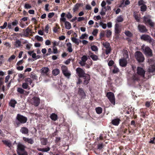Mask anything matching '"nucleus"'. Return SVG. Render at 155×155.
I'll return each instance as SVG.
<instances>
[{
    "label": "nucleus",
    "mask_w": 155,
    "mask_h": 155,
    "mask_svg": "<svg viewBox=\"0 0 155 155\" xmlns=\"http://www.w3.org/2000/svg\"><path fill=\"white\" fill-rule=\"evenodd\" d=\"M66 46L67 47V50L69 52H71L73 50L72 48V44L70 42H68L66 44Z\"/></svg>",
    "instance_id": "nucleus-23"
},
{
    "label": "nucleus",
    "mask_w": 155,
    "mask_h": 155,
    "mask_svg": "<svg viewBox=\"0 0 155 155\" xmlns=\"http://www.w3.org/2000/svg\"><path fill=\"white\" fill-rule=\"evenodd\" d=\"M150 143L152 144L155 143V137H154L150 139Z\"/></svg>",
    "instance_id": "nucleus-60"
},
{
    "label": "nucleus",
    "mask_w": 155,
    "mask_h": 155,
    "mask_svg": "<svg viewBox=\"0 0 155 155\" xmlns=\"http://www.w3.org/2000/svg\"><path fill=\"white\" fill-rule=\"evenodd\" d=\"M4 45L5 46L7 47H8L9 48H10L11 47V45L10 44V43L8 42H5L4 44Z\"/></svg>",
    "instance_id": "nucleus-57"
},
{
    "label": "nucleus",
    "mask_w": 155,
    "mask_h": 155,
    "mask_svg": "<svg viewBox=\"0 0 155 155\" xmlns=\"http://www.w3.org/2000/svg\"><path fill=\"white\" fill-rule=\"evenodd\" d=\"M23 139L25 142H27L31 144H32L34 142L33 140L31 138L24 137L23 138Z\"/></svg>",
    "instance_id": "nucleus-19"
},
{
    "label": "nucleus",
    "mask_w": 155,
    "mask_h": 155,
    "mask_svg": "<svg viewBox=\"0 0 155 155\" xmlns=\"http://www.w3.org/2000/svg\"><path fill=\"white\" fill-rule=\"evenodd\" d=\"M25 81L26 82H29L30 84H31L32 82V80L31 78H26L25 79Z\"/></svg>",
    "instance_id": "nucleus-49"
},
{
    "label": "nucleus",
    "mask_w": 155,
    "mask_h": 155,
    "mask_svg": "<svg viewBox=\"0 0 155 155\" xmlns=\"http://www.w3.org/2000/svg\"><path fill=\"white\" fill-rule=\"evenodd\" d=\"M54 12L50 13L48 15V17L49 18H51L54 16Z\"/></svg>",
    "instance_id": "nucleus-59"
},
{
    "label": "nucleus",
    "mask_w": 155,
    "mask_h": 155,
    "mask_svg": "<svg viewBox=\"0 0 155 155\" xmlns=\"http://www.w3.org/2000/svg\"><path fill=\"white\" fill-rule=\"evenodd\" d=\"M63 73L66 77H69L71 75V73L69 72L68 70Z\"/></svg>",
    "instance_id": "nucleus-44"
},
{
    "label": "nucleus",
    "mask_w": 155,
    "mask_h": 155,
    "mask_svg": "<svg viewBox=\"0 0 155 155\" xmlns=\"http://www.w3.org/2000/svg\"><path fill=\"white\" fill-rule=\"evenodd\" d=\"M16 118L18 121L22 124L25 123L27 120V118L19 114H17Z\"/></svg>",
    "instance_id": "nucleus-7"
},
{
    "label": "nucleus",
    "mask_w": 155,
    "mask_h": 155,
    "mask_svg": "<svg viewBox=\"0 0 155 155\" xmlns=\"http://www.w3.org/2000/svg\"><path fill=\"white\" fill-rule=\"evenodd\" d=\"M57 115L54 113H52L50 116V118L51 119L54 121H55L57 120Z\"/></svg>",
    "instance_id": "nucleus-28"
},
{
    "label": "nucleus",
    "mask_w": 155,
    "mask_h": 155,
    "mask_svg": "<svg viewBox=\"0 0 155 155\" xmlns=\"http://www.w3.org/2000/svg\"><path fill=\"white\" fill-rule=\"evenodd\" d=\"M115 33L119 34L121 31V29L120 26L118 24H116L115 25Z\"/></svg>",
    "instance_id": "nucleus-17"
},
{
    "label": "nucleus",
    "mask_w": 155,
    "mask_h": 155,
    "mask_svg": "<svg viewBox=\"0 0 155 155\" xmlns=\"http://www.w3.org/2000/svg\"><path fill=\"white\" fill-rule=\"evenodd\" d=\"M18 22L17 20H15L12 23V25L13 26H15L16 25L18 24Z\"/></svg>",
    "instance_id": "nucleus-63"
},
{
    "label": "nucleus",
    "mask_w": 155,
    "mask_h": 155,
    "mask_svg": "<svg viewBox=\"0 0 155 155\" xmlns=\"http://www.w3.org/2000/svg\"><path fill=\"white\" fill-rule=\"evenodd\" d=\"M147 19V21L149 25L151 27H153L154 26V23L149 18L147 17L144 16L143 17V22L145 24L147 23L146 19Z\"/></svg>",
    "instance_id": "nucleus-12"
},
{
    "label": "nucleus",
    "mask_w": 155,
    "mask_h": 155,
    "mask_svg": "<svg viewBox=\"0 0 155 155\" xmlns=\"http://www.w3.org/2000/svg\"><path fill=\"white\" fill-rule=\"evenodd\" d=\"M83 77H84V83L85 84H87L89 83L90 80V76L89 75L85 74Z\"/></svg>",
    "instance_id": "nucleus-18"
},
{
    "label": "nucleus",
    "mask_w": 155,
    "mask_h": 155,
    "mask_svg": "<svg viewBox=\"0 0 155 155\" xmlns=\"http://www.w3.org/2000/svg\"><path fill=\"white\" fill-rule=\"evenodd\" d=\"M126 58H123L119 60V64L120 66L125 67L126 66L127 62V59L128 58V54L127 53L125 54Z\"/></svg>",
    "instance_id": "nucleus-3"
},
{
    "label": "nucleus",
    "mask_w": 155,
    "mask_h": 155,
    "mask_svg": "<svg viewBox=\"0 0 155 155\" xmlns=\"http://www.w3.org/2000/svg\"><path fill=\"white\" fill-rule=\"evenodd\" d=\"M71 40L73 42L77 45H78L79 44V42L78 39L74 37H72L71 38Z\"/></svg>",
    "instance_id": "nucleus-27"
},
{
    "label": "nucleus",
    "mask_w": 155,
    "mask_h": 155,
    "mask_svg": "<svg viewBox=\"0 0 155 155\" xmlns=\"http://www.w3.org/2000/svg\"><path fill=\"white\" fill-rule=\"evenodd\" d=\"M64 25L65 28L69 30L71 28V24L68 21H66L64 23Z\"/></svg>",
    "instance_id": "nucleus-26"
},
{
    "label": "nucleus",
    "mask_w": 155,
    "mask_h": 155,
    "mask_svg": "<svg viewBox=\"0 0 155 155\" xmlns=\"http://www.w3.org/2000/svg\"><path fill=\"white\" fill-rule=\"evenodd\" d=\"M145 73V71L143 68L140 67H137V74L138 75L143 77L144 76Z\"/></svg>",
    "instance_id": "nucleus-5"
},
{
    "label": "nucleus",
    "mask_w": 155,
    "mask_h": 155,
    "mask_svg": "<svg viewBox=\"0 0 155 155\" xmlns=\"http://www.w3.org/2000/svg\"><path fill=\"white\" fill-rule=\"evenodd\" d=\"M138 28L139 30L141 32L143 33L147 31L146 27L143 25H139L138 26Z\"/></svg>",
    "instance_id": "nucleus-13"
},
{
    "label": "nucleus",
    "mask_w": 155,
    "mask_h": 155,
    "mask_svg": "<svg viewBox=\"0 0 155 155\" xmlns=\"http://www.w3.org/2000/svg\"><path fill=\"white\" fill-rule=\"evenodd\" d=\"M7 23L6 22H5L4 23V24L3 26H1L0 27V28L2 29H3L5 28L7 26Z\"/></svg>",
    "instance_id": "nucleus-58"
},
{
    "label": "nucleus",
    "mask_w": 155,
    "mask_h": 155,
    "mask_svg": "<svg viewBox=\"0 0 155 155\" xmlns=\"http://www.w3.org/2000/svg\"><path fill=\"white\" fill-rule=\"evenodd\" d=\"M61 69L63 73L68 70V68L65 65L62 66Z\"/></svg>",
    "instance_id": "nucleus-41"
},
{
    "label": "nucleus",
    "mask_w": 155,
    "mask_h": 155,
    "mask_svg": "<svg viewBox=\"0 0 155 155\" xmlns=\"http://www.w3.org/2000/svg\"><path fill=\"white\" fill-rule=\"evenodd\" d=\"M22 87L24 89H27L28 88L29 86L27 83L24 82L22 84Z\"/></svg>",
    "instance_id": "nucleus-40"
},
{
    "label": "nucleus",
    "mask_w": 155,
    "mask_h": 155,
    "mask_svg": "<svg viewBox=\"0 0 155 155\" xmlns=\"http://www.w3.org/2000/svg\"><path fill=\"white\" fill-rule=\"evenodd\" d=\"M114 64V62L112 60L110 61L108 64L109 66H111L113 65Z\"/></svg>",
    "instance_id": "nucleus-56"
},
{
    "label": "nucleus",
    "mask_w": 155,
    "mask_h": 155,
    "mask_svg": "<svg viewBox=\"0 0 155 155\" xmlns=\"http://www.w3.org/2000/svg\"><path fill=\"white\" fill-rule=\"evenodd\" d=\"M35 38L37 39V41H42L43 40V38L38 35L36 36Z\"/></svg>",
    "instance_id": "nucleus-37"
},
{
    "label": "nucleus",
    "mask_w": 155,
    "mask_h": 155,
    "mask_svg": "<svg viewBox=\"0 0 155 155\" xmlns=\"http://www.w3.org/2000/svg\"><path fill=\"white\" fill-rule=\"evenodd\" d=\"M124 33L128 37H131L133 35L132 33L129 31H125Z\"/></svg>",
    "instance_id": "nucleus-38"
},
{
    "label": "nucleus",
    "mask_w": 155,
    "mask_h": 155,
    "mask_svg": "<svg viewBox=\"0 0 155 155\" xmlns=\"http://www.w3.org/2000/svg\"><path fill=\"white\" fill-rule=\"evenodd\" d=\"M16 56L15 55H12L8 59V61H11L12 60L15 59V58Z\"/></svg>",
    "instance_id": "nucleus-54"
},
{
    "label": "nucleus",
    "mask_w": 155,
    "mask_h": 155,
    "mask_svg": "<svg viewBox=\"0 0 155 155\" xmlns=\"http://www.w3.org/2000/svg\"><path fill=\"white\" fill-rule=\"evenodd\" d=\"M50 150V148L49 147H47L46 148H43L42 152H48Z\"/></svg>",
    "instance_id": "nucleus-61"
},
{
    "label": "nucleus",
    "mask_w": 155,
    "mask_h": 155,
    "mask_svg": "<svg viewBox=\"0 0 155 155\" xmlns=\"http://www.w3.org/2000/svg\"><path fill=\"white\" fill-rule=\"evenodd\" d=\"M135 57L139 62H143L144 60V58L141 52L137 51L135 53Z\"/></svg>",
    "instance_id": "nucleus-1"
},
{
    "label": "nucleus",
    "mask_w": 155,
    "mask_h": 155,
    "mask_svg": "<svg viewBox=\"0 0 155 155\" xmlns=\"http://www.w3.org/2000/svg\"><path fill=\"white\" fill-rule=\"evenodd\" d=\"M102 45L106 49L105 50L106 54H108L110 53L111 51L110 44L107 42H105L102 43Z\"/></svg>",
    "instance_id": "nucleus-4"
},
{
    "label": "nucleus",
    "mask_w": 155,
    "mask_h": 155,
    "mask_svg": "<svg viewBox=\"0 0 155 155\" xmlns=\"http://www.w3.org/2000/svg\"><path fill=\"white\" fill-rule=\"evenodd\" d=\"M134 17L135 19L137 21H139L140 19V18L139 16L136 13H135L134 14Z\"/></svg>",
    "instance_id": "nucleus-47"
},
{
    "label": "nucleus",
    "mask_w": 155,
    "mask_h": 155,
    "mask_svg": "<svg viewBox=\"0 0 155 155\" xmlns=\"http://www.w3.org/2000/svg\"><path fill=\"white\" fill-rule=\"evenodd\" d=\"M91 50L94 51H97L98 49L97 46L93 45L91 46Z\"/></svg>",
    "instance_id": "nucleus-36"
},
{
    "label": "nucleus",
    "mask_w": 155,
    "mask_h": 155,
    "mask_svg": "<svg viewBox=\"0 0 155 155\" xmlns=\"http://www.w3.org/2000/svg\"><path fill=\"white\" fill-rule=\"evenodd\" d=\"M114 68L113 69L112 71L114 73H116L119 72V69L117 68L116 66H114Z\"/></svg>",
    "instance_id": "nucleus-43"
},
{
    "label": "nucleus",
    "mask_w": 155,
    "mask_h": 155,
    "mask_svg": "<svg viewBox=\"0 0 155 155\" xmlns=\"http://www.w3.org/2000/svg\"><path fill=\"white\" fill-rule=\"evenodd\" d=\"M98 32V30L97 29H95L93 31L92 34L93 35L96 36Z\"/></svg>",
    "instance_id": "nucleus-53"
},
{
    "label": "nucleus",
    "mask_w": 155,
    "mask_h": 155,
    "mask_svg": "<svg viewBox=\"0 0 155 155\" xmlns=\"http://www.w3.org/2000/svg\"><path fill=\"white\" fill-rule=\"evenodd\" d=\"M30 77L33 80H36L37 78V76L36 75L33 73H32L30 75Z\"/></svg>",
    "instance_id": "nucleus-48"
},
{
    "label": "nucleus",
    "mask_w": 155,
    "mask_h": 155,
    "mask_svg": "<svg viewBox=\"0 0 155 155\" xmlns=\"http://www.w3.org/2000/svg\"><path fill=\"white\" fill-rule=\"evenodd\" d=\"M17 102L14 100H12L9 103V105L13 107H15Z\"/></svg>",
    "instance_id": "nucleus-24"
},
{
    "label": "nucleus",
    "mask_w": 155,
    "mask_h": 155,
    "mask_svg": "<svg viewBox=\"0 0 155 155\" xmlns=\"http://www.w3.org/2000/svg\"><path fill=\"white\" fill-rule=\"evenodd\" d=\"M31 102L35 106H37L40 103V99L38 97H34L31 100Z\"/></svg>",
    "instance_id": "nucleus-8"
},
{
    "label": "nucleus",
    "mask_w": 155,
    "mask_h": 155,
    "mask_svg": "<svg viewBox=\"0 0 155 155\" xmlns=\"http://www.w3.org/2000/svg\"><path fill=\"white\" fill-rule=\"evenodd\" d=\"M49 68L47 67L42 68L41 70V73L46 75H47V73L49 71Z\"/></svg>",
    "instance_id": "nucleus-22"
},
{
    "label": "nucleus",
    "mask_w": 155,
    "mask_h": 155,
    "mask_svg": "<svg viewBox=\"0 0 155 155\" xmlns=\"http://www.w3.org/2000/svg\"><path fill=\"white\" fill-rule=\"evenodd\" d=\"M66 17L68 19H70L72 18V16L70 13L69 12L66 15Z\"/></svg>",
    "instance_id": "nucleus-55"
},
{
    "label": "nucleus",
    "mask_w": 155,
    "mask_h": 155,
    "mask_svg": "<svg viewBox=\"0 0 155 155\" xmlns=\"http://www.w3.org/2000/svg\"><path fill=\"white\" fill-rule=\"evenodd\" d=\"M18 155H28L27 152L25 150L18 152Z\"/></svg>",
    "instance_id": "nucleus-45"
},
{
    "label": "nucleus",
    "mask_w": 155,
    "mask_h": 155,
    "mask_svg": "<svg viewBox=\"0 0 155 155\" xmlns=\"http://www.w3.org/2000/svg\"><path fill=\"white\" fill-rule=\"evenodd\" d=\"M141 11L144 12L147 9L146 6L145 5H143L140 7Z\"/></svg>",
    "instance_id": "nucleus-46"
},
{
    "label": "nucleus",
    "mask_w": 155,
    "mask_h": 155,
    "mask_svg": "<svg viewBox=\"0 0 155 155\" xmlns=\"http://www.w3.org/2000/svg\"><path fill=\"white\" fill-rule=\"evenodd\" d=\"M143 46L142 47V48L144 51V53L145 55L148 56H151L152 55V51L151 49L148 47H145L144 49H143Z\"/></svg>",
    "instance_id": "nucleus-9"
},
{
    "label": "nucleus",
    "mask_w": 155,
    "mask_h": 155,
    "mask_svg": "<svg viewBox=\"0 0 155 155\" xmlns=\"http://www.w3.org/2000/svg\"><path fill=\"white\" fill-rule=\"evenodd\" d=\"M20 132L23 134H27L28 133L29 130L27 128L23 127L21 128Z\"/></svg>",
    "instance_id": "nucleus-21"
},
{
    "label": "nucleus",
    "mask_w": 155,
    "mask_h": 155,
    "mask_svg": "<svg viewBox=\"0 0 155 155\" xmlns=\"http://www.w3.org/2000/svg\"><path fill=\"white\" fill-rule=\"evenodd\" d=\"M140 38L141 40L150 42L152 41V39L150 37L147 35H143L140 37Z\"/></svg>",
    "instance_id": "nucleus-10"
},
{
    "label": "nucleus",
    "mask_w": 155,
    "mask_h": 155,
    "mask_svg": "<svg viewBox=\"0 0 155 155\" xmlns=\"http://www.w3.org/2000/svg\"><path fill=\"white\" fill-rule=\"evenodd\" d=\"M76 71L77 74L79 77H84L86 74L84 71L80 68H78Z\"/></svg>",
    "instance_id": "nucleus-6"
},
{
    "label": "nucleus",
    "mask_w": 155,
    "mask_h": 155,
    "mask_svg": "<svg viewBox=\"0 0 155 155\" xmlns=\"http://www.w3.org/2000/svg\"><path fill=\"white\" fill-rule=\"evenodd\" d=\"M25 147L23 145L21 144H18V152H21L25 150Z\"/></svg>",
    "instance_id": "nucleus-20"
},
{
    "label": "nucleus",
    "mask_w": 155,
    "mask_h": 155,
    "mask_svg": "<svg viewBox=\"0 0 155 155\" xmlns=\"http://www.w3.org/2000/svg\"><path fill=\"white\" fill-rule=\"evenodd\" d=\"M121 121L120 119L118 118H116L112 120L111 123L114 125L118 126Z\"/></svg>",
    "instance_id": "nucleus-16"
},
{
    "label": "nucleus",
    "mask_w": 155,
    "mask_h": 155,
    "mask_svg": "<svg viewBox=\"0 0 155 155\" xmlns=\"http://www.w3.org/2000/svg\"><path fill=\"white\" fill-rule=\"evenodd\" d=\"M2 142L5 144L8 147H10L11 146V142L9 141L4 140H2Z\"/></svg>",
    "instance_id": "nucleus-33"
},
{
    "label": "nucleus",
    "mask_w": 155,
    "mask_h": 155,
    "mask_svg": "<svg viewBox=\"0 0 155 155\" xmlns=\"http://www.w3.org/2000/svg\"><path fill=\"white\" fill-rule=\"evenodd\" d=\"M88 58L86 55H83L81 58L79 63L81 66H83L85 64V62L87 60Z\"/></svg>",
    "instance_id": "nucleus-11"
},
{
    "label": "nucleus",
    "mask_w": 155,
    "mask_h": 155,
    "mask_svg": "<svg viewBox=\"0 0 155 155\" xmlns=\"http://www.w3.org/2000/svg\"><path fill=\"white\" fill-rule=\"evenodd\" d=\"M17 90L18 92L21 94H24L25 91L24 90L20 88H18Z\"/></svg>",
    "instance_id": "nucleus-50"
},
{
    "label": "nucleus",
    "mask_w": 155,
    "mask_h": 155,
    "mask_svg": "<svg viewBox=\"0 0 155 155\" xmlns=\"http://www.w3.org/2000/svg\"><path fill=\"white\" fill-rule=\"evenodd\" d=\"M41 143L43 145H46L47 143V140L46 139L42 138L41 139Z\"/></svg>",
    "instance_id": "nucleus-34"
},
{
    "label": "nucleus",
    "mask_w": 155,
    "mask_h": 155,
    "mask_svg": "<svg viewBox=\"0 0 155 155\" xmlns=\"http://www.w3.org/2000/svg\"><path fill=\"white\" fill-rule=\"evenodd\" d=\"M14 46L15 48H19L21 47V41L18 40L17 39L14 42Z\"/></svg>",
    "instance_id": "nucleus-15"
},
{
    "label": "nucleus",
    "mask_w": 155,
    "mask_h": 155,
    "mask_svg": "<svg viewBox=\"0 0 155 155\" xmlns=\"http://www.w3.org/2000/svg\"><path fill=\"white\" fill-rule=\"evenodd\" d=\"M123 21V18L122 15H120L117 17L116 19V22H121Z\"/></svg>",
    "instance_id": "nucleus-32"
},
{
    "label": "nucleus",
    "mask_w": 155,
    "mask_h": 155,
    "mask_svg": "<svg viewBox=\"0 0 155 155\" xmlns=\"http://www.w3.org/2000/svg\"><path fill=\"white\" fill-rule=\"evenodd\" d=\"M79 94L82 97H84L85 96V94L82 89H80L79 91Z\"/></svg>",
    "instance_id": "nucleus-31"
},
{
    "label": "nucleus",
    "mask_w": 155,
    "mask_h": 155,
    "mask_svg": "<svg viewBox=\"0 0 155 155\" xmlns=\"http://www.w3.org/2000/svg\"><path fill=\"white\" fill-rule=\"evenodd\" d=\"M60 29V27L58 24H56L55 26L53 29V31L54 33H57L58 31V30Z\"/></svg>",
    "instance_id": "nucleus-30"
},
{
    "label": "nucleus",
    "mask_w": 155,
    "mask_h": 155,
    "mask_svg": "<svg viewBox=\"0 0 155 155\" xmlns=\"http://www.w3.org/2000/svg\"><path fill=\"white\" fill-rule=\"evenodd\" d=\"M99 25L100 26H101L103 29H105L107 27L106 24L102 22H100L99 23Z\"/></svg>",
    "instance_id": "nucleus-42"
},
{
    "label": "nucleus",
    "mask_w": 155,
    "mask_h": 155,
    "mask_svg": "<svg viewBox=\"0 0 155 155\" xmlns=\"http://www.w3.org/2000/svg\"><path fill=\"white\" fill-rule=\"evenodd\" d=\"M145 3L143 0H140L138 2V4L139 5H144Z\"/></svg>",
    "instance_id": "nucleus-64"
},
{
    "label": "nucleus",
    "mask_w": 155,
    "mask_h": 155,
    "mask_svg": "<svg viewBox=\"0 0 155 155\" xmlns=\"http://www.w3.org/2000/svg\"><path fill=\"white\" fill-rule=\"evenodd\" d=\"M96 112L98 114H101L102 111V109L101 107H98L96 109Z\"/></svg>",
    "instance_id": "nucleus-39"
},
{
    "label": "nucleus",
    "mask_w": 155,
    "mask_h": 155,
    "mask_svg": "<svg viewBox=\"0 0 155 155\" xmlns=\"http://www.w3.org/2000/svg\"><path fill=\"white\" fill-rule=\"evenodd\" d=\"M151 64L148 68V71L150 72H153L155 71V64L153 62Z\"/></svg>",
    "instance_id": "nucleus-14"
},
{
    "label": "nucleus",
    "mask_w": 155,
    "mask_h": 155,
    "mask_svg": "<svg viewBox=\"0 0 155 155\" xmlns=\"http://www.w3.org/2000/svg\"><path fill=\"white\" fill-rule=\"evenodd\" d=\"M90 57L94 61H97L98 59L97 56L93 54V53H91V54H90Z\"/></svg>",
    "instance_id": "nucleus-25"
},
{
    "label": "nucleus",
    "mask_w": 155,
    "mask_h": 155,
    "mask_svg": "<svg viewBox=\"0 0 155 155\" xmlns=\"http://www.w3.org/2000/svg\"><path fill=\"white\" fill-rule=\"evenodd\" d=\"M59 72L60 71L59 69L57 68L55 69L52 71V74L54 76H56L58 75L59 73Z\"/></svg>",
    "instance_id": "nucleus-29"
},
{
    "label": "nucleus",
    "mask_w": 155,
    "mask_h": 155,
    "mask_svg": "<svg viewBox=\"0 0 155 155\" xmlns=\"http://www.w3.org/2000/svg\"><path fill=\"white\" fill-rule=\"evenodd\" d=\"M25 8L26 9H28L31 8V6L30 4L26 3L24 6Z\"/></svg>",
    "instance_id": "nucleus-52"
},
{
    "label": "nucleus",
    "mask_w": 155,
    "mask_h": 155,
    "mask_svg": "<svg viewBox=\"0 0 155 155\" xmlns=\"http://www.w3.org/2000/svg\"><path fill=\"white\" fill-rule=\"evenodd\" d=\"M49 5L48 4H46L45 6V10L46 11L48 12L49 11V9L48 8Z\"/></svg>",
    "instance_id": "nucleus-62"
},
{
    "label": "nucleus",
    "mask_w": 155,
    "mask_h": 155,
    "mask_svg": "<svg viewBox=\"0 0 155 155\" xmlns=\"http://www.w3.org/2000/svg\"><path fill=\"white\" fill-rule=\"evenodd\" d=\"M107 34L106 36L107 37H110L111 35L112 32L110 30H107L106 31Z\"/></svg>",
    "instance_id": "nucleus-51"
},
{
    "label": "nucleus",
    "mask_w": 155,
    "mask_h": 155,
    "mask_svg": "<svg viewBox=\"0 0 155 155\" xmlns=\"http://www.w3.org/2000/svg\"><path fill=\"white\" fill-rule=\"evenodd\" d=\"M88 36L87 34H82L81 35L80 37V38L81 39H87Z\"/></svg>",
    "instance_id": "nucleus-35"
},
{
    "label": "nucleus",
    "mask_w": 155,
    "mask_h": 155,
    "mask_svg": "<svg viewBox=\"0 0 155 155\" xmlns=\"http://www.w3.org/2000/svg\"><path fill=\"white\" fill-rule=\"evenodd\" d=\"M106 96L110 103L113 105L115 104V97L113 93L111 92H107Z\"/></svg>",
    "instance_id": "nucleus-2"
}]
</instances>
